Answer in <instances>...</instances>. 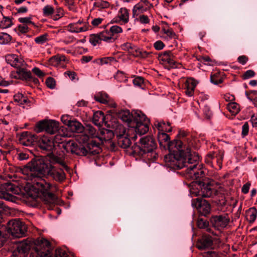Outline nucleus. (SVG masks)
<instances>
[{
  "label": "nucleus",
  "instance_id": "4be33fe9",
  "mask_svg": "<svg viewBox=\"0 0 257 257\" xmlns=\"http://www.w3.org/2000/svg\"><path fill=\"white\" fill-rule=\"evenodd\" d=\"M30 249V246L26 243H21L13 251L14 257H26Z\"/></svg>",
  "mask_w": 257,
  "mask_h": 257
},
{
  "label": "nucleus",
  "instance_id": "a211bd4d",
  "mask_svg": "<svg viewBox=\"0 0 257 257\" xmlns=\"http://www.w3.org/2000/svg\"><path fill=\"white\" fill-rule=\"evenodd\" d=\"M6 190L9 192H3L0 194V198H3L6 200L15 202V197L10 193L11 192L14 194H18L19 193V189L18 187H16L11 183L8 184L7 185Z\"/></svg>",
  "mask_w": 257,
  "mask_h": 257
},
{
  "label": "nucleus",
  "instance_id": "8fccbe9b",
  "mask_svg": "<svg viewBox=\"0 0 257 257\" xmlns=\"http://www.w3.org/2000/svg\"><path fill=\"white\" fill-rule=\"evenodd\" d=\"M43 14L45 16H48L54 12V9L51 6L47 5L43 9Z\"/></svg>",
  "mask_w": 257,
  "mask_h": 257
},
{
  "label": "nucleus",
  "instance_id": "b1692460",
  "mask_svg": "<svg viewBox=\"0 0 257 257\" xmlns=\"http://www.w3.org/2000/svg\"><path fill=\"white\" fill-rule=\"evenodd\" d=\"M120 119L124 122L127 123L128 128H131V125H133L134 121V118L136 114L133 116L128 110H123L120 112L119 115Z\"/></svg>",
  "mask_w": 257,
  "mask_h": 257
},
{
  "label": "nucleus",
  "instance_id": "1a4fd4ad",
  "mask_svg": "<svg viewBox=\"0 0 257 257\" xmlns=\"http://www.w3.org/2000/svg\"><path fill=\"white\" fill-rule=\"evenodd\" d=\"M59 127V123L58 121L52 119H44L37 123L35 130L38 133L45 131L47 133L53 135L58 131Z\"/></svg>",
  "mask_w": 257,
  "mask_h": 257
},
{
  "label": "nucleus",
  "instance_id": "f03ea898",
  "mask_svg": "<svg viewBox=\"0 0 257 257\" xmlns=\"http://www.w3.org/2000/svg\"><path fill=\"white\" fill-rule=\"evenodd\" d=\"M140 145H135L132 147V153L134 155H138L147 158L154 161L157 157L155 150L157 145L154 139L151 136L142 137L140 140Z\"/></svg>",
  "mask_w": 257,
  "mask_h": 257
},
{
  "label": "nucleus",
  "instance_id": "13d9d810",
  "mask_svg": "<svg viewBox=\"0 0 257 257\" xmlns=\"http://www.w3.org/2000/svg\"><path fill=\"white\" fill-rule=\"evenodd\" d=\"M134 85L142 87L144 84V79L141 77H137L133 80Z\"/></svg>",
  "mask_w": 257,
  "mask_h": 257
},
{
  "label": "nucleus",
  "instance_id": "4c0bfd02",
  "mask_svg": "<svg viewBox=\"0 0 257 257\" xmlns=\"http://www.w3.org/2000/svg\"><path fill=\"white\" fill-rule=\"evenodd\" d=\"M118 18L123 24L128 23L129 21V13L126 8H121L118 13Z\"/></svg>",
  "mask_w": 257,
  "mask_h": 257
},
{
  "label": "nucleus",
  "instance_id": "aec40b11",
  "mask_svg": "<svg viewBox=\"0 0 257 257\" xmlns=\"http://www.w3.org/2000/svg\"><path fill=\"white\" fill-rule=\"evenodd\" d=\"M213 240L211 236L203 235L196 243L197 248L199 249L212 248L213 247Z\"/></svg>",
  "mask_w": 257,
  "mask_h": 257
},
{
  "label": "nucleus",
  "instance_id": "6e6d98bb",
  "mask_svg": "<svg viewBox=\"0 0 257 257\" xmlns=\"http://www.w3.org/2000/svg\"><path fill=\"white\" fill-rule=\"evenodd\" d=\"M46 83L48 87L53 89L56 85V82L54 78L52 77L48 78L46 80Z\"/></svg>",
  "mask_w": 257,
  "mask_h": 257
},
{
  "label": "nucleus",
  "instance_id": "3c124183",
  "mask_svg": "<svg viewBox=\"0 0 257 257\" xmlns=\"http://www.w3.org/2000/svg\"><path fill=\"white\" fill-rule=\"evenodd\" d=\"M47 35L44 34L35 38V42L38 44H43L47 40Z\"/></svg>",
  "mask_w": 257,
  "mask_h": 257
},
{
  "label": "nucleus",
  "instance_id": "c85d7f7f",
  "mask_svg": "<svg viewBox=\"0 0 257 257\" xmlns=\"http://www.w3.org/2000/svg\"><path fill=\"white\" fill-rule=\"evenodd\" d=\"M154 124L159 132L165 133L172 131V128L169 122L166 123L164 121H156Z\"/></svg>",
  "mask_w": 257,
  "mask_h": 257
},
{
  "label": "nucleus",
  "instance_id": "bf43d9fd",
  "mask_svg": "<svg viewBox=\"0 0 257 257\" xmlns=\"http://www.w3.org/2000/svg\"><path fill=\"white\" fill-rule=\"evenodd\" d=\"M55 257H68L65 250L62 249H57L55 251Z\"/></svg>",
  "mask_w": 257,
  "mask_h": 257
},
{
  "label": "nucleus",
  "instance_id": "c03bdc74",
  "mask_svg": "<svg viewBox=\"0 0 257 257\" xmlns=\"http://www.w3.org/2000/svg\"><path fill=\"white\" fill-rule=\"evenodd\" d=\"M12 40L11 36L7 33H3L0 34V43L1 44H7Z\"/></svg>",
  "mask_w": 257,
  "mask_h": 257
},
{
  "label": "nucleus",
  "instance_id": "09e8293b",
  "mask_svg": "<svg viewBox=\"0 0 257 257\" xmlns=\"http://www.w3.org/2000/svg\"><path fill=\"white\" fill-rule=\"evenodd\" d=\"M99 142H97L96 140H92L89 141L88 144V147L89 148V150H90L91 148L94 147H97L98 148L99 146L100 145V144H103L104 142H106V141H105L103 139V142L101 143V142L99 140Z\"/></svg>",
  "mask_w": 257,
  "mask_h": 257
},
{
  "label": "nucleus",
  "instance_id": "0eeeda50",
  "mask_svg": "<svg viewBox=\"0 0 257 257\" xmlns=\"http://www.w3.org/2000/svg\"><path fill=\"white\" fill-rule=\"evenodd\" d=\"M158 139L159 144L161 146L165 147L167 146L170 152H172L175 154L178 150H182L183 143L180 140H174L170 141V137L166 133L158 132Z\"/></svg>",
  "mask_w": 257,
  "mask_h": 257
},
{
  "label": "nucleus",
  "instance_id": "6ab92c4d",
  "mask_svg": "<svg viewBox=\"0 0 257 257\" xmlns=\"http://www.w3.org/2000/svg\"><path fill=\"white\" fill-rule=\"evenodd\" d=\"M5 59L8 64L16 68L23 66L25 64L24 60L16 54H8Z\"/></svg>",
  "mask_w": 257,
  "mask_h": 257
},
{
  "label": "nucleus",
  "instance_id": "e433bc0d",
  "mask_svg": "<svg viewBox=\"0 0 257 257\" xmlns=\"http://www.w3.org/2000/svg\"><path fill=\"white\" fill-rule=\"evenodd\" d=\"M94 99L98 102L106 104L110 101V98L108 95L102 92L98 93L94 96Z\"/></svg>",
  "mask_w": 257,
  "mask_h": 257
},
{
  "label": "nucleus",
  "instance_id": "9d476101",
  "mask_svg": "<svg viewBox=\"0 0 257 257\" xmlns=\"http://www.w3.org/2000/svg\"><path fill=\"white\" fill-rule=\"evenodd\" d=\"M31 163L35 178H40L47 174L50 164L46 163L43 159L32 160Z\"/></svg>",
  "mask_w": 257,
  "mask_h": 257
},
{
  "label": "nucleus",
  "instance_id": "5fc2aeb1",
  "mask_svg": "<svg viewBox=\"0 0 257 257\" xmlns=\"http://www.w3.org/2000/svg\"><path fill=\"white\" fill-rule=\"evenodd\" d=\"M115 79L120 82L125 81L126 80L124 74L121 71H117L115 75Z\"/></svg>",
  "mask_w": 257,
  "mask_h": 257
},
{
  "label": "nucleus",
  "instance_id": "ea45409f",
  "mask_svg": "<svg viewBox=\"0 0 257 257\" xmlns=\"http://www.w3.org/2000/svg\"><path fill=\"white\" fill-rule=\"evenodd\" d=\"M197 225L200 229H206L208 231H210V229L208 227V222L203 218H199L197 220Z\"/></svg>",
  "mask_w": 257,
  "mask_h": 257
},
{
  "label": "nucleus",
  "instance_id": "a18cd8bd",
  "mask_svg": "<svg viewBox=\"0 0 257 257\" xmlns=\"http://www.w3.org/2000/svg\"><path fill=\"white\" fill-rule=\"evenodd\" d=\"M109 31L112 36L113 37L114 34L121 33L122 32V29L118 26L114 25L110 28Z\"/></svg>",
  "mask_w": 257,
  "mask_h": 257
},
{
  "label": "nucleus",
  "instance_id": "69168bd1",
  "mask_svg": "<svg viewBox=\"0 0 257 257\" xmlns=\"http://www.w3.org/2000/svg\"><path fill=\"white\" fill-rule=\"evenodd\" d=\"M238 62L242 65H244L248 61V58L244 56H240L237 58Z\"/></svg>",
  "mask_w": 257,
  "mask_h": 257
},
{
  "label": "nucleus",
  "instance_id": "58836bf2",
  "mask_svg": "<svg viewBox=\"0 0 257 257\" xmlns=\"http://www.w3.org/2000/svg\"><path fill=\"white\" fill-rule=\"evenodd\" d=\"M14 100L19 103L20 105H22L23 107L25 104H28L29 105L30 101L25 96L22 94H17L14 95Z\"/></svg>",
  "mask_w": 257,
  "mask_h": 257
},
{
  "label": "nucleus",
  "instance_id": "bb28decb",
  "mask_svg": "<svg viewBox=\"0 0 257 257\" xmlns=\"http://www.w3.org/2000/svg\"><path fill=\"white\" fill-rule=\"evenodd\" d=\"M69 128L70 130L74 133H81L84 131L83 125L78 121L73 119L69 122Z\"/></svg>",
  "mask_w": 257,
  "mask_h": 257
},
{
  "label": "nucleus",
  "instance_id": "cd10ccee",
  "mask_svg": "<svg viewBox=\"0 0 257 257\" xmlns=\"http://www.w3.org/2000/svg\"><path fill=\"white\" fill-rule=\"evenodd\" d=\"M93 122L97 126H101L105 122V116L101 111H97L93 113Z\"/></svg>",
  "mask_w": 257,
  "mask_h": 257
},
{
  "label": "nucleus",
  "instance_id": "39448f33",
  "mask_svg": "<svg viewBox=\"0 0 257 257\" xmlns=\"http://www.w3.org/2000/svg\"><path fill=\"white\" fill-rule=\"evenodd\" d=\"M190 195L193 197H211L216 194V190L210 183L199 182L195 184L190 190Z\"/></svg>",
  "mask_w": 257,
  "mask_h": 257
},
{
  "label": "nucleus",
  "instance_id": "a19ab883",
  "mask_svg": "<svg viewBox=\"0 0 257 257\" xmlns=\"http://www.w3.org/2000/svg\"><path fill=\"white\" fill-rule=\"evenodd\" d=\"M13 25L11 19L7 17H4L3 20L0 23V27L2 29H7L11 27Z\"/></svg>",
  "mask_w": 257,
  "mask_h": 257
},
{
  "label": "nucleus",
  "instance_id": "37998d69",
  "mask_svg": "<svg viewBox=\"0 0 257 257\" xmlns=\"http://www.w3.org/2000/svg\"><path fill=\"white\" fill-rule=\"evenodd\" d=\"M101 40L98 34H92L89 37V42L94 46L100 43Z\"/></svg>",
  "mask_w": 257,
  "mask_h": 257
},
{
  "label": "nucleus",
  "instance_id": "dca6fc26",
  "mask_svg": "<svg viewBox=\"0 0 257 257\" xmlns=\"http://www.w3.org/2000/svg\"><path fill=\"white\" fill-rule=\"evenodd\" d=\"M50 243L48 240L45 238H41L39 241V245L36 247V251L39 257H46L50 256L48 252Z\"/></svg>",
  "mask_w": 257,
  "mask_h": 257
},
{
  "label": "nucleus",
  "instance_id": "603ef678",
  "mask_svg": "<svg viewBox=\"0 0 257 257\" xmlns=\"http://www.w3.org/2000/svg\"><path fill=\"white\" fill-rule=\"evenodd\" d=\"M19 21L27 26L28 25H32L35 26V24L31 21V17L20 18H19Z\"/></svg>",
  "mask_w": 257,
  "mask_h": 257
},
{
  "label": "nucleus",
  "instance_id": "052dcab7",
  "mask_svg": "<svg viewBox=\"0 0 257 257\" xmlns=\"http://www.w3.org/2000/svg\"><path fill=\"white\" fill-rule=\"evenodd\" d=\"M61 121L63 123L68 126H69V122L72 121V120L70 119V117L68 115H63L61 116Z\"/></svg>",
  "mask_w": 257,
  "mask_h": 257
},
{
  "label": "nucleus",
  "instance_id": "79ce46f5",
  "mask_svg": "<svg viewBox=\"0 0 257 257\" xmlns=\"http://www.w3.org/2000/svg\"><path fill=\"white\" fill-rule=\"evenodd\" d=\"M227 108L228 110L233 115L236 114L239 111V106L235 102H231L228 103Z\"/></svg>",
  "mask_w": 257,
  "mask_h": 257
},
{
  "label": "nucleus",
  "instance_id": "f8f14e48",
  "mask_svg": "<svg viewBox=\"0 0 257 257\" xmlns=\"http://www.w3.org/2000/svg\"><path fill=\"white\" fill-rule=\"evenodd\" d=\"M191 204L201 215L206 216L210 212V204L206 200L201 199L200 198L197 197L192 199Z\"/></svg>",
  "mask_w": 257,
  "mask_h": 257
},
{
  "label": "nucleus",
  "instance_id": "49530a36",
  "mask_svg": "<svg viewBox=\"0 0 257 257\" xmlns=\"http://www.w3.org/2000/svg\"><path fill=\"white\" fill-rule=\"evenodd\" d=\"M146 11V9L143 8V6H141L139 4L136 5L133 9V15H138L139 13H143Z\"/></svg>",
  "mask_w": 257,
  "mask_h": 257
},
{
  "label": "nucleus",
  "instance_id": "338daca9",
  "mask_svg": "<svg viewBox=\"0 0 257 257\" xmlns=\"http://www.w3.org/2000/svg\"><path fill=\"white\" fill-rule=\"evenodd\" d=\"M66 5L68 6L70 10H73V7L75 5V0H65Z\"/></svg>",
  "mask_w": 257,
  "mask_h": 257
},
{
  "label": "nucleus",
  "instance_id": "c756f323",
  "mask_svg": "<svg viewBox=\"0 0 257 257\" xmlns=\"http://www.w3.org/2000/svg\"><path fill=\"white\" fill-rule=\"evenodd\" d=\"M50 62L54 65H61L64 66V62L67 61L66 57L64 55H57L50 58Z\"/></svg>",
  "mask_w": 257,
  "mask_h": 257
},
{
  "label": "nucleus",
  "instance_id": "f257e3e1",
  "mask_svg": "<svg viewBox=\"0 0 257 257\" xmlns=\"http://www.w3.org/2000/svg\"><path fill=\"white\" fill-rule=\"evenodd\" d=\"M168 165L173 169L185 168L188 177L192 180L198 179L204 176V172L198 165L199 157L192 154L190 148L183 144L182 150H178L173 156L169 157Z\"/></svg>",
  "mask_w": 257,
  "mask_h": 257
},
{
  "label": "nucleus",
  "instance_id": "412c9836",
  "mask_svg": "<svg viewBox=\"0 0 257 257\" xmlns=\"http://www.w3.org/2000/svg\"><path fill=\"white\" fill-rule=\"evenodd\" d=\"M197 82L193 78H188L184 83L185 93L189 97H192L194 94V89L196 87Z\"/></svg>",
  "mask_w": 257,
  "mask_h": 257
},
{
  "label": "nucleus",
  "instance_id": "c9c22d12",
  "mask_svg": "<svg viewBox=\"0 0 257 257\" xmlns=\"http://www.w3.org/2000/svg\"><path fill=\"white\" fill-rule=\"evenodd\" d=\"M69 31L73 33H80L85 32L88 30V25L85 23L84 26L81 27H78L76 24H71L69 25Z\"/></svg>",
  "mask_w": 257,
  "mask_h": 257
},
{
  "label": "nucleus",
  "instance_id": "4468645a",
  "mask_svg": "<svg viewBox=\"0 0 257 257\" xmlns=\"http://www.w3.org/2000/svg\"><path fill=\"white\" fill-rule=\"evenodd\" d=\"M63 147L66 152L68 153L70 152L73 154L79 156H85L87 153V151L84 147H79L73 141L67 142L63 145Z\"/></svg>",
  "mask_w": 257,
  "mask_h": 257
},
{
  "label": "nucleus",
  "instance_id": "ddd939ff",
  "mask_svg": "<svg viewBox=\"0 0 257 257\" xmlns=\"http://www.w3.org/2000/svg\"><path fill=\"white\" fill-rule=\"evenodd\" d=\"M224 153L221 151L212 152L208 153L205 158L206 163L213 167L214 164L216 163L220 169L222 166Z\"/></svg>",
  "mask_w": 257,
  "mask_h": 257
},
{
  "label": "nucleus",
  "instance_id": "7ed1b4c3",
  "mask_svg": "<svg viewBox=\"0 0 257 257\" xmlns=\"http://www.w3.org/2000/svg\"><path fill=\"white\" fill-rule=\"evenodd\" d=\"M39 147L43 151L48 152L47 158L51 164H58L66 170L68 167L66 164L63 156L57 155L55 152L53 141L46 137H43L38 142Z\"/></svg>",
  "mask_w": 257,
  "mask_h": 257
},
{
  "label": "nucleus",
  "instance_id": "680f3d73",
  "mask_svg": "<svg viewBox=\"0 0 257 257\" xmlns=\"http://www.w3.org/2000/svg\"><path fill=\"white\" fill-rule=\"evenodd\" d=\"M255 74L254 72L252 70H248L246 71L243 74V77L244 79H248L254 76Z\"/></svg>",
  "mask_w": 257,
  "mask_h": 257
},
{
  "label": "nucleus",
  "instance_id": "393cba45",
  "mask_svg": "<svg viewBox=\"0 0 257 257\" xmlns=\"http://www.w3.org/2000/svg\"><path fill=\"white\" fill-rule=\"evenodd\" d=\"M86 132L88 133V134L92 138H95L97 139L98 140H99L101 143L103 142V139L105 141H109V139L106 138L105 137L103 136H98L97 133H96V130L95 128L93 127L91 125H87L86 127ZM101 133H103L102 134V136L104 134V132H101Z\"/></svg>",
  "mask_w": 257,
  "mask_h": 257
},
{
  "label": "nucleus",
  "instance_id": "e2e57ef3",
  "mask_svg": "<svg viewBox=\"0 0 257 257\" xmlns=\"http://www.w3.org/2000/svg\"><path fill=\"white\" fill-rule=\"evenodd\" d=\"M164 44L161 41L156 42L154 44V48L157 50H160L164 48Z\"/></svg>",
  "mask_w": 257,
  "mask_h": 257
},
{
  "label": "nucleus",
  "instance_id": "20e7f679",
  "mask_svg": "<svg viewBox=\"0 0 257 257\" xmlns=\"http://www.w3.org/2000/svg\"><path fill=\"white\" fill-rule=\"evenodd\" d=\"M38 189L44 197L45 203L48 205V209H53V206L57 203V198L53 192L58 190L57 186L46 182L44 180H40L35 183Z\"/></svg>",
  "mask_w": 257,
  "mask_h": 257
},
{
  "label": "nucleus",
  "instance_id": "864d4df0",
  "mask_svg": "<svg viewBox=\"0 0 257 257\" xmlns=\"http://www.w3.org/2000/svg\"><path fill=\"white\" fill-rule=\"evenodd\" d=\"M94 6L100 9H105L109 7V3L106 1H100L94 4Z\"/></svg>",
  "mask_w": 257,
  "mask_h": 257
},
{
  "label": "nucleus",
  "instance_id": "2eb2a0df",
  "mask_svg": "<svg viewBox=\"0 0 257 257\" xmlns=\"http://www.w3.org/2000/svg\"><path fill=\"white\" fill-rule=\"evenodd\" d=\"M11 76L12 78L21 80H28L32 78V73L30 71L26 69V64L23 66L17 68V71L11 73Z\"/></svg>",
  "mask_w": 257,
  "mask_h": 257
},
{
  "label": "nucleus",
  "instance_id": "de8ad7c7",
  "mask_svg": "<svg viewBox=\"0 0 257 257\" xmlns=\"http://www.w3.org/2000/svg\"><path fill=\"white\" fill-rule=\"evenodd\" d=\"M162 31L167 35L168 39H175L176 38V34L172 29H163Z\"/></svg>",
  "mask_w": 257,
  "mask_h": 257
},
{
  "label": "nucleus",
  "instance_id": "f704fd0d",
  "mask_svg": "<svg viewBox=\"0 0 257 257\" xmlns=\"http://www.w3.org/2000/svg\"><path fill=\"white\" fill-rule=\"evenodd\" d=\"M131 133H132V132H128V128L126 132V128L121 124L117 125L114 131V134L116 135L117 139L123 136H126V134L130 135Z\"/></svg>",
  "mask_w": 257,
  "mask_h": 257
},
{
  "label": "nucleus",
  "instance_id": "6e6552de",
  "mask_svg": "<svg viewBox=\"0 0 257 257\" xmlns=\"http://www.w3.org/2000/svg\"><path fill=\"white\" fill-rule=\"evenodd\" d=\"M27 231L26 225L20 220H12L8 223V231L14 237L20 238L25 236Z\"/></svg>",
  "mask_w": 257,
  "mask_h": 257
},
{
  "label": "nucleus",
  "instance_id": "5701e85b",
  "mask_svg": "<svg viewBox=\"0 0 257 257\" xmlns=\"http://www.w3.org/2000/svg\"><path fill=\"white\" fill-rule=\"evenodd\" d=\"M36 139V136L34 135L25 132L21 134L20 137V141L23 145L29 146L33 145Z\"/></svg>",
  "mask_w": 257,
  "mask_h": 257
},
{
  "label": "nucleus",
  "instance_id": "f3484780",
  "mask_svg": "<svg viewBox=\"0 0 257 257\" xmlns=\"http://www.w3.org/2000/svg\"><path fill=\"white\" fill-rule=\"evenodd\" d=\"M211 222L213 226L217 229H221L225 227L229 222V218L227 215L215 216L211 218Z\"/></svg>",
  "mask_w": 257,
  "mask_h": 257
},
{
  "label": "nucleus",
  "instance_id": "423d86ee",
  "mask_svg": "<svg viewBox=\"0 0 257 257\" xmlns=\"http://www.w3.org/2000/svg\"><path fill=\"white\" fill-rule=\"evenodd\" d=\"M148 123L149 120L144 114L141 112H136L134 124L130 125L131 128H128V132H135L139 135H144L149 131Z\"/></svg>",
  "mask_w": 257,
  "mask_h": 257
},
{
  "label": "nucleus",
  "instance_id": "2f4dec72",
  "mask_svg": "<svg viewBox=\"0 0 257 257\" xmlns=\"http://www.w3.org/2000/svg\"><path fill=\"white\" fill-rule=\"evenodd\" d=\"M21 172L23 174L27 176L28 178L31 180H33L35 178L34 173L31 167V162L21 169Z\"/></svg>",
  "mask_w": 257,
  "mask_h": 257
},
{
  "label": "nucleus",
  "instance_id": "a878e982",
  "mask_svg": "<svg viewBox=\"0 0 257 257\" xmlns=\"http://www.w3.org/2000/svg\"><path fill=\"white\" fill-rule=\"evenodd\" d=\"M160 61L167 62L170 65H174L175 61L174 60V56L170 51H166L159 56Z\"/></svg>",
  "mask_w": 257,
  "mask_h": 257
},
{
  "label": "nucleus",
  "instance_id": "7c9ffc66",
  "mask_svg": "<svg viewBox=\"0 0 257 257\" xmlns=\"http://www.w3.org/2000/svg\"><path fill=\"white\" fill-rule=\"evenodd\" d=\"M101 41L106 42L107 43H112L115 41L114 37L110 33L108 30L103 31L102 32L98 33Z\"/></svg>",
  "mask_w": 257,
  "mask_h": 257
},
{
  "label": "nucleus",
  "instance_id": "0e129e2a",
  "mask_svg": "<svg viewBox=\"0 0 257 257\" xmlns=\"http://www.w3.org/2000/svg\"><path fill=\"white\" fill-rule=\"evenodd\" d=\"M249 125L247 122H245L242 126V135L245 136L248 134Z\"/></svg>",
  "mask_w": 257,
  "mask_h": 257
},
{
  "label": "nucleus",
  "instance_id": "9b49d317",
  "mask_svg": "<svg viewBox=\"0 0 257 257\" xmlns=\"http://www.w3.org/2000/svg\"><path fill=\"white\" fill-rule=\"evenodd\" d=\"M62 168L54 166L52 164L49 165V169L48 171L47 175L52 178V179L58 183L63 182L66 179V175L65 173L64 169L67 171L63 166Z\"/></svg>",
  "mask_w": 257,
  "mask_h": 257
},
{
  "label": "nucleus",
  "instance_id": "4d7b16f0",
  "mask_svg": "<svg viewBox=\"0 0 257 257\" xmlns=\"http://www.w3.org/2000/svg\"><path fill=\"white\" fill-rule=\"evenodd\" d=\"M217 74H214L210 76L211 82L216 85L219 84L222 82V79L220 78H217Z\"/></svg>",
  "mask_w": 257,
  "mask_h": 257
},
{
  "label": "nucleus",
  "instance_id": "774afa93",
  "mask_svg": "<svg viewBox=\"0 0 257 257\" xmlns=\"http://www.w3.org/2000/svg\"><path fill=\"white\" fill-rule=\"evenodd\" d=\"M79 139H77V140L79 143H84L86 142L88 140V137L87 135H81L79 136Z\"/></svg>",
  "mask_w": 257,
  "mask_h": 257
},
{
  "label": "nucleus",
  "instance_id": "473e14b6",
  "mask_svg": "<svg viewBox=\"0 0 257 257\" xmlns=\"http://www.w3.org/2000/svg\"><path fill=\"white\" fill-rule=\"evenodd\" d=\"M257 210L255 207H251L246 211V219L250 222H253L256 218Z\"/></svg>",
  "mask_w": 257,
  "mask_h": 257
},
{
  "label": "nucleus",
  "instance_id": "72a5a7b5",
  "mask_svg": "<svg viewBox=\"0 0 257 257\" xmlns=\"http://www.w3.org/2000/svg\"><path fill=\"white\" fill-rule=\"evenodd\" d=\"M129 137H130V135L126 134V136L118 138V139H117V143L118 145L124 149H126L130 147L131 142Z\"/></svg>",
  "mask_w": 257,
  "mask_h": 257
}]
</instances>
